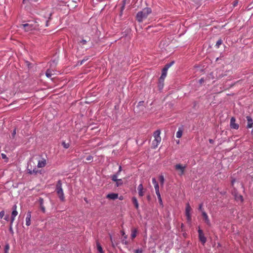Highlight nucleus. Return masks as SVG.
<instances>
[{
    "label": "nucleus",
    "instance_id": "393cba45",
    "mask_svg": "<svg viewBox=\"0 0 253 253\" xmlns=\"http://www.w3.org/2000/svg\"><path fill=\"white\" fill-rule=\"evenodd\" d=\"M164 84V82H161L160 78L159 80V84H158V87L160 89H162L163 88Z\"/></svg>",
    "mask_w": 253,
    "mask_h": 253
},
{
    "label": "nucleus",
    "instance_id": "7c9ffc66",
    "mask_svg": "<svg viewBox=\"0 0 253 253\" xmlns=\"http://www.w3.org/2000/svg\"><path fill=\"white\" fill-rule=\"evenodd\" d=\"M157 196L158 197V199L159 202L160 204L163 206V202H162V199L161 197V194L157 195Z\"/></svg>",
    "mask_w": 253,
    "mask_h": 253
},
{
    "label": "nucleus",
    "instance_id": "b1692460",
    "mask_svg": "<svg viewBox=\"0 0 253 253\" xmlns=\"http://www.w3.org/2000/svg\"><path fill=\"white\" fill-rule=\"evenodd\" d=\"M155 190L156 191V195H159L160 194V191H159V184L154 185Z\"/></svg>",
    "mask_w": 253,
    "mask_h": 253
},
{
    "label": "nucleus",
    "instance_id": "473e14b6",
    "mask_svg": "<svg viewBox=\"0 0 253 253\" xmlns=\"http://www.w3.org/2000/svg\"><path fill=\"white\" fill-rule=\"evenodd\" d=\"M26 225L27 226L31 225V218H26Z\"/></svg>",
    "mask_w": 253,
    "mask_h": 253
},
{
    "label": "nucleus",
    "instance_id": "8fccbe9b",
    "mask_svg": "<svg viewBox=\"0 0 253 253\" xmlns=\"http://www.w3.org/2000/svg\"><path fill=\"white\" fill-rule=\"evenodd\" d=\"M122 171V167L121 166H120L119 167V170L117 172V174H119V173L121 172V171Z\"/></svg>",
    "mask_w": 253,
    "mask_h": 253
},
{
    "label": "nucleus",
    "instance_id": "a878e982",
    "mask_svg": "<svg viewBox=\"0 0 253 253\" xmlns=\"http://www.w3.org/2000/svg\"><path fill=\"white\" fill-rule=\"evenodd\" d=\"M159 180H160L161 185L162 186H163L164 185V180H165L164 176L163 175L160 176Z\"/></svg>",
    "mask_w": 253,
    "mask_h": 253
},
{
    "label": "nucleus",
    "instance_id": "603ef678",
    "mask_svg": "<svg viewBox=\"0 0 253 253\" xmlns=\"http://www.w3.org/2000/svg\"><path fill=\"white\" fill-rule=\"evenodd\" d=\"M130 0H123V3L124 4H126V2H128Z\"/></svg>",
    "mask_w": 253,
    "mask_h": 253
},
{
    "label": "nucleus",
    "instance_id": "9d476101",
    "mask_svg": "<svg viewBox=\"0 0 253 253\" xmlns=\"http://www.w3.org/2000/svg\"><path fill=\"white\" fill-rule=\"evenodd\" d=\"M247 121V128H251L253 127V120L251 116H248L246 117Z\"/></svg>",
    "mask_w": 253,
    "mask_h": 253
},
{
    "label": "nucleus",
    "instance_id": "ddd939ff",
    "mask_svg": "<svg viewBox=\"0 0 253 253\" xmlns=\"http://www.w3.org/2000/svg\"><path fill=\"white\" fill-rule=\"evenodd\" d=\"M202 215L204 218L205 222L208 225H210V224H211L210 221V219L209 218L208 215L207 214V213L204 211H202Z\"/></svg>",
    "mask_w": 253,
    "mask_h": 253
},
{
    "label": "nucleus",
    "instance_id": "c85d7f7f",
    "mask_svg": "<svg viewBox=\"0 0 253 253\" xmlns=\"http://www.w3.org/2000/svg\"><path fill=\"white\" fill-rule=\"evenodd\" d=\"M93 157L92 156L89 155L86 157V160L90 163L93 161Z\"/></svg>",
    "mask_w": 253,
    "mask_h": 253
},
{
    "label": "nucleus",
    "instance_id": "4d7b16f0",
    "mask_svg": "<svg viewBox=\"0 0 253 253\" xmlns=\"http://www.w3.org/2000/svg\"><path fill=\"white\" fill-rule=\"evenodd\" d=\"M1 156L3 159H5L6 158V155L4 154H1Z\"/></svg>",
    "mask_w": 253,
    "mask_h": 253
},
{
    "label": "nucleus",
    "instance_id": "58836bf2",
    "mask_svg": "<svg viewBox=\"0 0 253 253\" xmlns=\"http://www.w3.org/2000/svg\"><path fill=\"white\" fill-rule=\"evenodd\" d=\"M152 183L154 184V186L158 184L155 178H152Z\"/></svg>",
    "mask_w": 253,
    "mask_h": 253
},
{
    "label": "nucleus",
    "instance_id": "e433bc0d",
    "mask_svg": "<svg viewBox=\"0 0 253 253\" xmlns=\"http://www.w3.org/2000/svg\"><path fill=\"white\" fill-rule=\"evenodd\" d=\"M87 41L85 40H82L80 41L79 43L81 44L82 45H84L86 43Z\"/></svg>",
    "mask_w": 253,
    "mask_h": 253
},
{
    "label": "nucleus",
    "instance_id": "bb28decb",
    "mask_svg": "<svg viewBox=\"0 0 253 253\" xmlns=\"http://www.w3.org/2000/svg\"><path fill=\"white\" fill-rule=\"evenodd\" d=\"M123 184V181L121 179H119L116 182V186L119 187Z\"/></svg>",
    "mask_w": 253,
    "mask_h": 253
},
{
    "label": "nucleus",
    "instance_id": "a19ab883",
    "mask_svg": "<svg viewBox=\"0 0 253 253\" xmlns=\"http://www.w3.org/2000/svg\"><path fill=\"white\" fill-rule=\"evenodd\" d=\"M142 250L141 249H138L136 250L134 252L135 253H142Z\"/></svg>",
    "mask_w": 253,
    "mask_h": 253
},
{
    "label": "nucleus",
    "instance_id": "6ab92c4d",
    "mask_svg": "<svg viewBox=\"0 0 253 253\" xmlns=\"http://www.w3.org/2000/svg\"><path fill=\"white\" fill-rule=\"evenodd\" d=\"M28 173L30 174H36L38 171L36 168H35L33 169H31L29 168V167H28Z\"/></svg>",
    "mask_w": 253,
    "mask_h": 253
},
{
    "label": "nucleus",
    "instance_id": "39448f33",
    "mask_svg": "<svg viewBox=\"0 0 253 253\" xmlns=\"http://www.w3.org/2000/svg\"><path fill=\"white\" fill-rule=\"evenodd\" d=\"M175 169L178 171V174L179 176H182L184 174L186 166L185 165L183 166L180 164H178L174 166Z\"/></svg>",
    "mask_w": 253,
    "mask_h": 253
},
{
    "label": "nucleus",
    "instance_id": "69168bd1",
    "mask_svg": "<svg viewBox=\"0 0 253 253\" xmlns=\"http://www.w3.org/2000/svg\"><path fill=\"white\" fill-rule=\"evenodd\" d=\"M127 244V242H125V244Z\"/></svg>",
    "mask_w": 253,
    "mask_h": 253
},
{
    "label": "nucleus",
    "instance_id": "4be33fe9",
    "mask_svg": "<svg viewBox=\"0 0 253 253\" xmlns=\"http://www.w3.org/2000/svg\"><path fill=\"white\" fill-rule=\"evenodd\" d=\"M183 130L181 128H179L178 131L176 132V136L177 138H180L182 135Z\"/></svg>",
    "mask_w": 253,
    "mask_h": 253
},
{
    "label": "nucleus",
    "instance_id": "4c0bfd02",
    "mask_svg": "<svg viewBox=\"0 0 253 253\" xmlns=\"http://www.w3.org/2000/svg\"><path fill=\"white\" fill-rule=\"evenodd\" d=\"M31 218V212L29 211L27 213V216L26 218Z\"/></svg>",
    "mask_w": 253,
    "mask_h": 253
},
{
    "label": "nucleus",
    "instance_id": "09e8293b",
    "mask_svg": "<svg viewBox=\"0 0 253 253\" xmlns=\"http://www.w3.org/2000/svg\"><path fill=\"white\" fill-rule=\"evenodd\" d=\"M9 230L11 232H13L12 224L11 223H10Z\"/></svg>",
    "mask_w": 253,
    "mask_h": 253
},
{
    "label": "nucleus",
    "instance_id": "13d9d810",
    "mask_svg": "<svg viewBox=\"0 0 253 253\" xmlns=\"http://www.w3.org/2000/svg\"><path fill=\"white\" fill-rule=\"evenodd\" d=\"M48 21H49V20H46V24H45V26L46 27H47L48 26Z\"/></svg>",
    "mask_w": 253,
    "mask_h": 253
},
{
    "label": "nucleus",
    "instance_id": "5fc2aeb1",
    "mask_svg": "<svg viewBox=\"0 0 253 253\" xmlns=\"http://www.w3.org/2000/svg\"><path fill=\"white\" fill-rule=\"evenodd\" d=\"M204 82V80L203 78L199 80V82H200V84L203 83Z\"/></svg>",
    "mask_w": 253,
    "mask_h": 253
},
{
    "label": "nucleus",
    "instance_id": "864d4df0",
    "mask_svg": "<svg viewBox=\"0 0 253 253\" xmlns=\"http://www.w3.org/2000/svg\"><path fill=\"white\" fill-rule=\"evenodd\" d=\"M30 0H23V3H25V2H28V1H29ZM34 0V1H37L38 0Z\"/></svg>",
    "mask_w": 253,
    "mask_h": 253
},
{
    "label": "nucleus",
    "instance_id": "aec40b11",
    "mask_svg": "<svg viewBox=\"0 0 253 253\" xmlns=\"http://www.w3.org/2000/svg\"><path fill=\"white\" fill-rule=\"evenodd\" d=\"M53 71L50 69H47L45 73L46 76L48 78H51L53 75Z\"/></svg>",
    "mask_w": 253,
    "mask_h": 253
},
{
    "label": "nucleus",
    "instance_id": "f3484780",
    "mask_svg": "<svg viewBox=\"0 0 253 253\" xmlns=\"http://www.w3.org/2000/svg\"><path fill=\"white\" fill-rule=\"evenodd\" d=\"M18 214V211H12L11 212V219H10V222L11 224H13L15 219V217Z\"/></svg>",
    "mask_w": 253,
    "mask_h": 253
},
{
    "label": "nucleus",
    "instance_id": "a18cd8bd",
    "mask_svg": "<svg viewBox=\"0 0 253 253\" xmlns=\"http://www.w3.org/2000/svg\"><path fill=\"white\" fill-rule=\"evenodd\" d=\"M15 134H16V129H15L13 130V131L11 134V136H12V138H14L15 137Z\"/></svg>",
    "mask_w": 253,
    "mask_h": 253
},
{
    "label": "nucleus",
    "instance_id": "0eeeda50",
    "mask_svg": "<svg viewBox=\"0 0 253 253\" xmlns=\"http://www.w3.org/2000/svg\"><path fill=\"white\" fill-rule=\"evenodd\" d=\"M199 238V240L201 242L203 245H204L207 241V239L205 237L204 234L202 230L199 229L198 230Z\"/></svg>",
    "mask_w": 253,
    "mask_h": 253
},
{
    "label": "nucleus",
    "instance_id": "cd10ccee",
    "mask_svg": "<svg viewBox=\"0 0 253 253\" xmlns=\"http://www.w3.org/2000/svg\"><path fill=\"white\" fill-rule=\"evenodd\" d=\"M118 177V174H114L112 176V180L115 182H116L118 181L119 179L117 178Z\"/></svg>",
    "mask_w": 253,
    "mask_h": 253
},
{
    "label": "nucleus",
    "instance_id": "72a5a7b5",
    "mask_svg": "<svg viewBox=\"0 0 253 253\" xmlns=\"http://www.w3.org/2000/svg\"><path fill=\"white\" fill-rule=\"evenodd\" d=\"M9 249V246L8 244H7L5 246L4 251L5 253H8V250Z\"/></svg>",
    "mask_w": 253,
    "mask_h": 253
},
{
    "label": "nucleus",
    "instance_id": "0e129e2a",
    "mask_svg": "<svg viewBox=\"0 0 253 253\" xmlns=\"http://www.w3.org/2000/svg\"><path fill=\"white\" fill-rule=\"evenodd\" d=\"M85 60V59H84L82 61V63H83V62H84Z\"/></svg>",
    "mask_w": 253,
    "mask_h": 253
},
{
    "label": "nucleus",
    "instance_id": "20e7f679",
    "mask_svg": "<svg viewBox=\"0 0 253 253\" xmlns=\"http://www.w3.org/2000/svg\"><path fill=\"white\" fill-rule=\"evenodd\" d=\"M56 191L59 198L61 201H65L64 194L62 188V182L61 180H58L56 184Z\"/></svg>",
    "mask_w": 253,
    "mask_h": 253
},
{
    "label": "nucleus",
    "instance_id": "680f3d73",
    "mask_svg": "<svg viewBox=\"0 0 253 253\" xmlns=\"http://www.w3.org/2000/svg\"><path fill=\"white\" fill-rule=\"evenodd\" d=\"M252 131H251V133L252 134H253V127H252Z\"/></svg>",
    "mask_w": 253,
    "mask_h": 253
},
{
    "label": "nucleus",
    "instance_id": "423d86ee",
    "mask_svg": "<svg viewBox=\"0 0 253 253\" xmlns=\"http://www.w3.org/2000/svg\"><path fill=\"white\" fill-rule=\"evenodd\" d=\"M191 211V208L189 203H187L185 208V215L186 216L187 221L188 223H190L191 221V215L190 211Z\"/></svg>",
    "mask_w": 253,
    "mask_h": 253
},
{
    "label": "nucleus",
    "instance_id": "f257e3e1",
    "mask_svg": "<svg viewBox=\"0 0 253 253\" xmlns=\"http://www.w3.org/2000/svg\"><path fill=\"white\" fill-rule=\"evenodd\" d=\"M152 10L149 7L143 8L141 11H139L136 16V19L137 21L141 23L144 19L147 18L148 16L151 13Z\"/></svg>",
    "mask_w": 253,
    "mask_h": 253
},
{
    "label": "nucleus",
    "instance_id": "3c124183",
    "mask_svg": "<svg viewBox=\"0 0 253 253\" xmlns=\"http://www.w3.org/2000/svg\"><path fill=\"white\" fill-rule=\"evenodd\" d=\"M52 15V13L51 12H49L48 14H47V17L49 19H50L51 18V16Z\"/></svg>",
    "mask_w": 253,
    "mask_h": 253
},
{
    "label": "nucleus",
    "instance_id": "e2e57ef3",
    "mask_svg": "<svg viewBox=\"0 0 253 253\" xmlns=\"http://www.w3.org/2000/svg\"><path fill=\"white\" fill-rule=\"evenodd\" d=\"M234 181H235V180H233L232 181V185H233V183H234Z\"/></svg>",
    "mask_w": 253,
    "mask_h": 253
},
{
    "label": "nucleus",
    "instance_id": "4468645a",
    "mask_svg": "<svg viewBox=\"0 0 253 253\" xmlns=\"http://www.w3.org/2000/svg\"><path fill=\"white\" fill-rule=\"evenodd\" d=\"M131 238L132 240L134 239L137 235V234L138 233V230L136 228H132L131 229Z\"/></svg>",
    "mask_w": 253,
    "mask_h": 253
},
{
    "label": "nucleus",
    "instance_id": "2eb2a0df",
    "mask_svg": "<svg viewBox=\"0 0 253 253\" xmlns=\"http://www.w3.org/2000/svg\"><path fill=\"white\" fill-rule=\"evenodd\" d=\"M107 198L112 200H115L118 198V194L116 193L109 194L106 196Z\"/></svg>",
    "mask_w": 253,
    "mask_h": 253
},
{
    "label": "nucleus",
    "instance_id": "412c9836",
    "mask_svg": "<svg viewBox=\"0 0 253 253\" xmlns=\"http://www.w3.org/2000/svg\"><path fill=\"white\" fill-rule=\"evenodd\" d=\"M61 145L65 149H68L70 146V143L69 142H66L65 141L62 142Z\"/></svg>",
    "mask_w": 253,
    "mask_h": 253
},
{
    "label": "nucleus",
    "instance_id": "c756f323",
    "mask_svg": "<svg viewBox=\"0 0 253 253\" xmlns=\"http://www.w3.org/2000/svg\"><path fill=\"white\" fill-rule=\"evenodd\" d=\"M173 62L169 63V64H166L163 69H166L168 71L169 68L173 64Z\"/></svg>",
    "mask_w": 253,
    "mask_h": 253
},
{
    "label": "nucleus",
    "instance_id": "f704fd0d",
    "mask_svg": "<svg viewBox=\"0 0 253 253\" xmlns=\"http://www.w3.org/2000/svg\"><path fill=\"white\" fill-rule=\"evenodd\" d=\"M5 215V211H2L0 212V218L1 219L3 218Z\"/></svg>",
    "mask_w": 253,
    "mask_h": 253
},
{
    "label": "nucleus",
    "instance_id": "c03bdc74",
    "mask_svg": "<svg viewBox=\"0 0 253 253\" xmlns=\"http://www.w3.org/2000/svg\"><path fill=\"white\" fill-rule=\"evenodd\" d=\"M40 207H41V209L42 211L43 212H45V207L43 206V205H42V206H40Z\"/></svg>",
    "mask_w": 253,
    "mask_h": 253
},
{
    "label": "nucleus",
    "instance_id": "a211bd4d",
    "mask_svg": "<svg viewBox=\"0 0 253 253\" xmlns=\"http://www.w3.org/2000/svg\"><path fill=\"white\" fill-rule=\"evenodd\" d=\"M132 202L133 204H134L135 208L137 210H138V209H139V204H138V203L137 199L135 197H133L132 198Z\"/></svg>",
    "mask_w": 253,
    "mask_h": 253
},
{
    "label": "nucleus",
    "instance_id": "f8f14e48",
    "mask_svg": "<svg viewBox=\"0 0 253 253\" xmlns=\"http://www.w3.org/2000/svg\"><path fill=\"white\" fill-rule=\"evenodd\" d=\"M167 70L166 69H163L162 71V75L160 77V81L163 82H164L165 79L167 76Z\"/></svg>",
    "mask_w": 253,
    "mask_h": 253
},
{
    "label": "nucleus",
    "instance_id": "2f4dec72",
    "mask_svg": "<svg viewBox=\"0 0 253 253\" xmlns=\"http://www.w3.org/2000/svg\"><path fill=\"white\" fill-rule=\"evenodd\" d=\"M222 41L221 40H218L216 43V46L217 47H219V46L222 44Z\"/></svg>",
    "mask_w": 253,
    "mask_h": 253
},
{
    "label": "nucleus",
    "instance_id": "bf43d9fd",
    "mask_svg": "<svg viewBox=\"0 0 253 253\" xmlns=\"http://www.w3.org/2000/svg\"><path fill=\"white\" fill-rule=\"evenodd\" d=\"M147 200L149 201L150 200V199H151L150 196V195H148L147 196Z\"/></svg>",
    "mask_w": 253,
    "mask_h": 253
},
{
    "label": "nucleus",
    "instance_id": "37998d69",
    "mask_svg": "<svg viewBox=\"0 0 253 253\" xmlns=\"http://www.w3.org/2000/svg\"><path fill=\"white\" fill-rule=\"evenodd\" d=\"M3 219L4 220H5L6 221H8L9 220V215L8 214H6L5 215H4V217H3Z\"/></svg>",
    "mask_w": 253,
    "mask_h": 253
},
{
    "label": "nucleus",
    "instance_id": "de8ad7c7",
    "mask_svg": "<svg viewBox=\"0 0 253 253\" xmlns=\"http://www.w3.org/2000/svg\"><path fill=\"white\" fill-rule=\"evenodd\" d=\"M199 210H200L201 211H202V212L203 211H202V210H203V204H201L199 205Z\"/></svg>",
    "mask_w": 253,
    "mask_h": 253
},
{
    "label": "nucleus",
    "instance_id": "79ce46f5",
    "mask_svg": "<svg viewBox=\"0 0 253 253\" xmlns=\"http://www.w3.org/2000/svg\"><path fill=\"white\" fill-rule=\"evenodd\" d=\"M121 233L122 236H124V239H126L127 238V236L125 234V232L124 231H121Z\"/></svg>",
    "mask_w": 253,
    "mask_h": 253
},
{
    "label": "nucleus",
    "instance_id": "9b49d317",
    "mask_svg": "<svg viewBox=\"0 0 253 253\" xmlns=\"http://www.w3.org/2000/svg\"><path fill=\"white\" fill-rule=\"evenodd\" d=\"M232 194L234 195L236 201H240L241 202L243 201V197L242 195L236 193L235 191L233 192Z\"/></svg>",
    "mask_w": 253,
    "mask_h": 253
},
{
    "label": "nucleus",
    "instance_id": "f03ea898",
    "mask_svg": "<svg viewBox=\"0 0 253 253\" xmlns=\"http://www.w3.org/2000/svg\"><path fill=\"white\" fill-rule=\"evenodd\" d=\"M39 26V25L38 24L37 22L35 21L31 23L22 24L21 25L20 27L23 28L25 31L29 32L36 29Z\"/></svg>",
    "mask_w": 253,
    "mask_h": 253
},
{
    "label": "nucleus",
    "instance_id": "6e6d98bb",
    "mask_svg": "<svg viewBox=\"0 0 253 253\" xmlns=\"http://www.w3.org/2000/svg\"><path fill=\"white\" fill-rule=\"evenodd\" d=\"M110 241L112 244V245H113V240H112V237L111 235H110Z\"/></svg>",
    "mask_w": 253,
    "mask_h": 253
},
{
    "label": "nucleus",
    "instance_id": "1a4fd4ad",
    "mask_svg": "<svg viewBox=\"0 0 253 253\" xmlns=\"http://www.w3.org/2000/svg\"><path fill=\"white\" fill-rule=\"evenodd\" d=\"M138 193L139 197H143L146 191V189L143 188L142 184H140L137 188Z\"/></svg>",
    "mask_w": 253,
    "mask_h": 253
},
{
    "label": "nucleus",
    "instance_id": "dca6fc26",
    "mask_svg": "<svg viewBox=\"0 0 253 253\" xmlns=\"http://www.w3.org/2000/svg\"><path fill=\"white\" fill-rule=\"evenodd\" d=\"M46 165V160L45 159H42L41 161H39L38 164V167L40 168H43L45 167Z\"/></svg>",
    "mask_w": 253,
    "mask_h": 253
},
{
    "label": "nucleus",
    "instance_id": "052dcab7",
    "mask_svg": "<svg viewBox=\"0 0 253 253\" xmlns=\"http://www.w3.org/2000/svg\"><path fill=\"white\" fill-rule=\"evenodd\" d=\"M209 142H210V143H213V140H212V139H210V140H209Z\"/></svg>",
    "mask_w": 253,
    "mask_h": 253
},
{
    "label": "nucleus",
    "instance_id": "7ed1b4c3",
    "mask_svg": "<svg viewBox=\"0 0 253 253\" xmlns=\"http://www.w3.org/2000/svg\"><path fill=\"white\" fill-rule=\"evenodd\" d=\"M160 134L161 131L159 129L156 130L154 132L153 136L154 137V140L152 142V146L154 149L158 147L161 141V137L160 136Z\"/></svg>",
    "mask_w": 253,
    "mask_h": 253
},
{
    "label": "nucleus",
    "instance_id": "49530a36",
    "mask_svg": "<svg viewBox=\"0 0 253 253\" xmlns=\"http://www.w3.org/2000/svg\"><path fill=\"white\" fill-rule=\"evenodd\" d=\"M12 211H17V206L16 205H14L12 207Z\"/></svg>",
    "mask_w": 253,
    "mask_h": 253
},
{
    "label": "nucleus",
    "instance_id": "6e6552de",
    "mask_svg": "<svg viewBox=\"0 0 253 253\" xmlns=\"http://www.w3.org/2000/svg\"><path fill=\"white\" fill-rule=\"evenodd\" d=\"M235 122L236 119L234 117H232L230 119V126L232 129H238L239 126Z\"/></svg>",
    "mask_w": 253,
    "mask_h": 253
},
{
    "label": "nucleus",
    "instance_id": "ea45409f",
    "mask_svg": "<svg viewBox=\"0 0 253 253\" xmlns=\"http://www.w3.org/2000/svg\"><path fill=\"white\" fill-rule=\"evenodd\" d=\"M39 203L40 206L43 205V199L42 198H40L39 199Z\"/></svg>",
    "mask_w": 253,
    "mask_h": 253
},
{
    "label": "nucleus",
    "instance_id": "c9c22d12",
    "mask_svg": "<svg viewBox=\"0 0 253 253\" xmlns=\"http://www.w3.org/2000/svg\"><path fill=\"white\" fill-rule=\"evenodd\" d=\"M125 5L126 4H124V3H123V5L121 7V13H120V15L122 16V15L123 14V10H124L125 8Z\"/></svg>",
    "mask_w": 253,
    "mask_h": 253
},
{
    "label": "nucleus",
    "instance_id": "5701e85b",
    "mask_svg": "<svg viewBox=\"0 0 253 253\" xmlns=\"http://www.w3.org/2000/svg\"><path fill=\"white\" fill-rule=\"evenodd\" d=\"M96 246H97V250L98 251V252L100 253H104L102 248L101 246L100 245V243L98 242H97Z\"/></svg>",
    "mask_w": 253,
    "mask_h": 253
}]
</instances>
